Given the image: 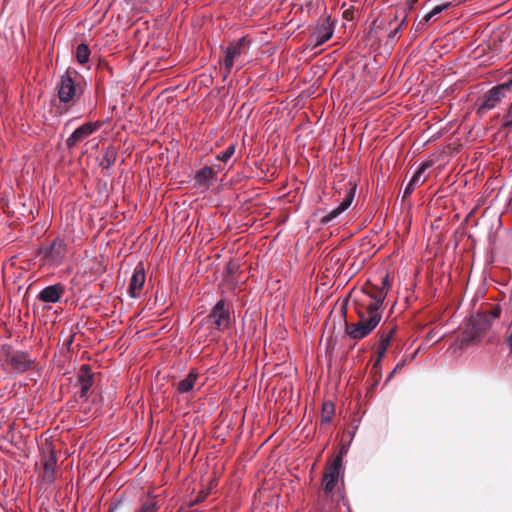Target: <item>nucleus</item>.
Here are the masks:
<instances>
[{"label":"nucleus","instance_id":"f257e3e1","mask_svg":"<svg viewBox=\"0 0 512 512\" xmlns=\"http://www.w3.org/2000/svg\"><path fill=\"white\" fill-rule=\"evenodd\" d=\"M231 313L229 304L225 299H220L213 306L211 312L208 314L206 319L203 321L202 326L209 325L210 340H216L220 337V334L228 330L231 326Z\"/></svg>","mask_w":512,"mask_h":512},{"label":"nucleus","instance_id":"f03ea898","mask_svg":"<svg viewBox=\"0 0 512 512\" xmlns=\"http://www.w3.org/2000/svg\"><path fill=\"white\" fill-rule=\"evenodd\" d=\"M77 72L67 70L57 84V95L61 103H74L81 95V89L76 83Z\"/></svg>","mask_w":512,"mask_h":512},{"label":"nucleus","instance_id":"7ed1b4c3","mask_svg":"<svg viewBox=\"0 0 512 512\" xmlns=\"http://www.w3.org/2000/svg\"><path fill=\"white\" fill-rule=\"evenodd\" d=\"M499 316V308L478 314L473 322L471 331L465 332L461 341L462 345H469L471 342L477 340L483 332L490 328L492 321Z\"/></svg>","mask_w":512,"mask_h":512},{"label":"nucleus","instance_id":"20e7f679","mask_svg":"<svg viewBox=\"0 0 512 512\" xmlns=\"http://www.w3.org/2000/svg\"><path fill=\"white\" fill-rule=\"evenodd\" d=\"M32 364L33 360L24 351H11L8 349L2 359L3 369L11 375H19L26 372Z\"/></svg>","mask_w":512,"mask_h":512},{"label":"nucleus","instance_id":"39448f33","mask_svg":"<svg viewBox=\"0 0 512 512\" xmlns=\"http://www.w3.org/2000/svg\"><path fill=\"white\" fill-rule=\"evenodd\" d=\"M512 87V77L501 84L492 87L483 97L481 104L477 109L480 115L486 114L488 111L496 108L501 101L506 97V93Z\"/></svg>","mask_w":512,"mask_h":512},{"label":"nucleus","instance_id":"423d86ee","mask_svg":"<svg viewBox=\"0 0 512 512\" xmlns=\"http://www.w3.org/2000/svg\"><path fill=\"white\" fill-rule=\"evenodd\" d=\"M67 252V243L60 237L55 238L47 247L41 250L45 262L53 267H59L64 263Z\"/></svg>","mask_w":512,"mask_h":512},{"label":"nucleus","instance_id":"0eeeda50","mask_svg":"<svg viewBox=\"0 0 512 512\" xmlns=\"http://www.w3.org/2000/svg\"><path fill=\"white\" fill-rule=\"evenodd\" d=\"M359 322L348 327V335L354 340H360L369 335L380 323L382 315L367 317L359 313Z\"/></svg>","mask_w":512,"mask_h":512},{"label":"nucleus","instance_id":"6e6552de","mask_svg":"<svg viewBox=\"0 0 512 512\" xmlns=\"http://www.w3.org/2000/svg\"><path fill=\"white\" fill-rule=\"evenodd\" d=\"M381 284L382 286L378 288L375 292H367L368 296L372 300L367 306V317L382 315L380 310L383 306V302L390 288L388 275H385L382 278Z\"/></svg>","mask_w":512,"mask_h":512},{"label":"nucleus","instance_id":"1a4fd4ad","mask_svg":"<svg viewBox=\"0 0 512 512\" xmlns=\"http://www.w3.org/2000/svg\"><path fill=\"white\" fill-rule=\"evenodd\" d=\"M343 456L342 454H338L329 464L322 477V483L324 486V491L326 494L331 493L336 485V482L343 471L342 464Z\"/></svg>","mask_w":512,"mask_h":512},{"label":"nucleus","instance_id":"9d476101","mask_svg":"<svg viewBox=\"0 0 512 512\" xmlns=\"http://www.w3.org/2000/svg\"><path fill=\"white\" fill-rule=\"evenodd\" d=\"M334 33V26L329 18L321 20L309 37V46L316 48L328 41Z\"/></svg>","mask_w":512,"mask_h":512},{"label":"nucleus","instance_id":"9b49d317","mask_svg":"<svg viewBox=\"0 0 512 512\" xmlns=\"http://www.w3.org/2000/svg\"><path fill=\"white\" fill-rule=\"evenodd\" d=\"M246 38L242 37L236 42H232L226 49L224 57L225 69L229 72L233 65L239 60L240 56L245 52L246 49Z\"/></svg>","mask_w":512,"mask_h":512},{"label":"nucleus","instance_id":"f8f14e48","mask_svg":"<svg viewBox=\"0 0 512 512\" xmlns=\"http://www.w3.org/2000/svg\"><path fill=\"white\" fill-rule=\"evenodd\" d=\"M98 122H88L78 127L67 139L66 146L71 149L75 147L79 142L92 135L99 127Z\"/></svg>","mask_w":512,"mask_h":512},{"label":"nucleus","instance_id":"ddd939ff","mask_svg":"<svg viewBox=\"0 0 512 512\" xmlns=\"http://www.w3.org/2000/svg\"><path fill=\"white\" fill-rule=\"evenodd\" d=\"M355 189V186H351L349 189H347L345 197L342 200V202L337 207L332 209L328 214L322 217L321 222L323 224H329L333 222L336 218H338L344 211H346L350 207L355 196Z\"/></svg>","mask_w":512,"mask_h":512},{"label":"nucleus","instance_id":"4468645a","mask_svg":"<svg viewBox=\"0 0 512 512\" xmlns=\"http://www.w3.org/2000/svg\"><path fill=\"white\" fill-rule=\"evenodd\" d=\"M77 382L80 386V398L87 399L94 383L93 373L88 364H83L77 374Z\"/></svg>","mask_w":512,"mask_h":512},{"label":"nucleus","instance_id":"2eb2a0df","mask_svg":"<svg viewBox=\"0 0 512 512\" xmlns=\"http://www.w3.org/2000/svg\"><path fill=\"white\" fill-rule=\"evenodd\" d=\"M145 279L146 276L143 264L139 263L135 267L129 283L128 293L132 298H138L140 296Z\"/></svg>","mask_w":512,"mask_h":512},{"label":"nucleus","instance_id":"dca6fc26","mask_svg":"<svg viewBox=\"0 0 512 512\" xmlns=\"http://www.w3.org/2000/svg\"><path fill=\"white\" fill-rule=\"evenodd\" d=\"M65 292V287L61 283L50 285L41 290L38 299L45 303H57Z\"/></svg>","mask_w":512,"mask_h":512},{"label":"nucleus","instance_id":"f3484780","mask_svg":"<svg viewBox=\"0 0 512 512\" xmlns=\"http://www.w3.org/2000/svg\"><path fill=\"white\" fill-rule=\"evenodd\" d=\"M215 174L216 172L211 166L201 168L195 174V185L201 189H208L212 185Z\"/></svg>","mask_w":512,"mask_h":512},{"label":"nucleus","instance_id":"a211bd4d","mask_svg":"<svg viewBox=\"0 0 512 512\" xmlns=\"http://www.w3.org/2000/svg\"><path fill=\"white\" fill-rule=\"evenodd\" d=\"M199 374L195 369H191L186 377L176 384V390L179 394L192 392L197 383Z\"/></svg>","mask_w":512,"mask_h":512},{"label":"nucleus","instance_id":"6ab92c4d","mask_svg":"<svg viewBox=\"0 0 512 512\" xmlns=\"http://www.w3.org/2000/svg\"><path fill=\"white\" fill-rule=\"evenodd\" d=\"M57 459L54 453H51L43 462V481L52 484L56 479Z\"/></svg>","mask_w":512,"mask_h":512},{"label":"nucleus","instance_id":"aec40b11","mask_svg":"<svg viewBox=\"0 0 512 512\" xmlns=\"http://www.w3.org/2000/svg\"><path fill=\"white\" fill-rule=\"evenodd\" d=\"M117 152L113 147H108L103 153L100 165L103 169H110L116 162Z\"/></svg>","mask_w":512,"mask_h":512},{"label":"nucleus","instance_id":"412c9836","mask_svg":"<svg viewBox=\"0 0 512 512\" xmlns=\"http://www.w3.org/2000/svg\"><path fill=\"white\" fill-rule=\"evenodd\" d=\"M430 166L429 162H425L421 164V166L416 170L412 178L409 182H411L415 187L423 184L426 181V176H424V172Z\"/></svg>","mask_w":512,"mask_h":512},{"label":"nucleus","instance_id":"4be33fe9","mask_svg":"<svg viewBox=\"0 0 512 512\" xmlns=\"http://www.w3.org/2000/svg\"><path fill=\"white\" fill-rule=\"evenodd\" d=\"M90 49L88 45L81 43L76 48V59L78 63L84 65L89 61Z\"/></svg>","mask_w":512,"mask_h":512},{"label":"nucleus","instance_id":"5701e85b","mask_svg":"<svg viewBox=\"0 0 512 512\" xmlns=\"http://www.w3.org/2000/svg\"><path fill=\"white\" fill-rule=\"evenodd\" d=\"M395 333V328H391L388 331H381L380 337H379V346L378 348H381L382 351L388 349L391 339Z\"/></svg>","mask_w":512,"mask_h":512},{"label":"nucleus","instance_id":"b1692460","mask_svg":"<svg viewBox=\"0 0 512 512\" xmlns=\"http://www.w3.org/2000/svg\"><path fill=\"white\" fill-rule=\"evenodd\" d=\"M235 149H236V145L235 144H230L228 147L225 148L224 151H222L221 153H219L216 158L222 162H228L232 156L234 155L235 153Z\"/></svg>","mask_w":512,"mask_h":512},{"label":"nucleus","instance_id":"393cba45","mask_svg":"<svg viewBox=\"0 0 512 512\" xmlns=\"http://www.w3.org/2000/svg\"><path fill=\"white\" fill-rule=\"evenodd\" d=\"M158 511V505L157 502L154 500H149L144 502L138 512H157Z\"/></svg>","mask_w":512,"mask_h":512},{"label":"nucleus","instance_id":"a878e982","mask_svg":"<svg viewBox=\"0 0 512 512\" xmlns=\"http://www.w3.org/2000/svg\"><path fill=\"white\" fill-rule=\"evenodd\" d=\"M503 127L510 128L512 127V102L508 108L507 113L503 116Z\"/></svg>","mask_w":512,"mask_h":512},{"label":"nucleus","instance_id":"bb28decb","mask_svg":"<svg viewBox=\"0 0 512 512\" xmlns=\"http://www.w3.org/2000/svg\"><path fill=\"white\" fill-rule=\"evenodd\" d=\"M209 492L208 491H205V490H202L198 493V495L196 496V498L194 500H191L189 503H188V506L189 507H192L194 506L195 504H198L202 501H204L206 499V497L208 496Z\"/></svg>","mask_w":512,"mask_h":512},{"label":"nucleus","instance_id":"cd10ccee","mask_svg":"<svg viewBox=\"0 0 512 512\" xmlns=\"http://www.w3.org/2000/svg\"><path fill=\"white\" fill-rule=\"evenodd\" d=\"M447 7H448L447 4H445V5H436L430 11H431L432 15H434V17H435V16L439 15Z\"/></svg>","mask_w":512,"mask_h":512},{"label":"nucleus","instance_id":"c85d7f7f","mask_svg":"<svg viewBox=\"0 0 512 512\" xmlns=\"http://www.w3.org/2000/svg\"><path fill=\"white\" fill-rule=\"evenodd\" d=\"M416 189V187L411 183V182H408L405 189H404V192H403V197L406 198L408 197L410 194L413 193V191Z\"/></svg>","mask_w":512,"mask_h":512},{"label":"nucleus","instance_id":"c756f323","mask_svg":"<svg viewBox=\"0 0 512 512\" xmlns=\"http://www.w3.org/2000/svg\"><path fill=\"white\" fill-rule=\"evenodd\" d=\"M385 353H386V350L382 351L381 348H378V356H377V359L375 361L374 367H377L380 364V362L382 361V359L385 356Z\"/></svg>","mask_w":512,"mask_h":512},{"label":"nucleus","instance_id":"7c9ffc66","mask_svg":"<svg viewBox=\"0 0 512 512\" xmlns=\"http://www.w3.org/2000/svg\"><path fill=\"white\" fill-rule=\"evenodd\" d=\"M403 24H404V20L393 31L390 32L389 38H391V39L395 38L397 36V34L399 33L400 29L402 28Z\"/></svg>","mask_w":512,"mask_h":512},{"label":"nucleus","instance_id":"2f4dec72","mask_svg":"<svg viewBox=\"0 0 512 512\" xmlns=\"http://www.w3.org/2000/svg\"><path fill=\"white\" fill-rule=\"evenodd\" d=\"M403 366H404V362H400V363H398V364L395 366V368L393 369V371L390 373V375H389L388 379H390V378L393 376V374H394L396 371H398L399 369H401Z\"/></svg>","mask_w":512,"mask_h":512},{"label":"nucleus","instance_id":"473e14b6","mask_svg":"<svg viewBox=\"0 0 512 512\" xmlns=\"http://www.w3.org/2000/svg\"><path fill=\"white\" fill-rule=\"evenodd\" d=\"M432 18H434V15H432L431 11L427 12L424 16H423V20L425 22H429Z\"/></svg>","mask_w":512,"mask_h":512},{"label":"nucleus","instance_id":"72a5a7b5","mask_svg":"<svg viewBox=\"0 0 512 512\" xmlns=\"http://www.w3.org/2000/svg\"><path fill=\"white\" fill-rule=\"evenodd\" d=\"M432 18H434V15H432L431 11L427 12L424 16H423V20L425 22H429Z\"/></svg>","mask_w":512,"mask_h":512},{"label":"nucleus","instance_id":"f704fd0d","mask_svg":"<svg viewBox=\"0 0 512 512\" xmlns=\"http://www.w3.org/2000/svg\"><path fill=\"white\" fill-rule=\"evenodd\" d=\"M322 422L329 423L330 422V415L322 416Z\"/></svg>","mask_w":512,"mask_h":512},{"label":"nucleus","instance_id":"c9c22d12","mask_svg":"<svg viewBox=\"0 0 512 512\" xmlns=\"http://www.w3.org/2000/svg\"><path fill=\"white\" fill-rule=\"evenodd\" d=\"M327 407H329L330 413H332L333 412V405L332 404H325L324 405V411H326Z\"/></svg>","mask_w":512,"mask_h":512}]
</instances>
